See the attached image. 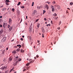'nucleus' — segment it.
Wrapping results in <instances>:
<instances>
[{
    "mask_svg": "<svg viewBox=\"0 0 73 73\" xmlns=\"http://www.w3.org/2000/svg\"><path fill=\"white\" fill-rule=\"evenodd\" d=\"M38 57H39V56H38V55H36V58H38Z\"/></svg>",
    "mask_w": 73,
    "mask_h": 73,
    "instance_id": "obj_38",
    "label": "nucleus"
},
{
    "mask_svg": "<svg viewBox=\"0 0 73 73\" xmlns=\"http://www.w3.org/2000/svg\"><path fill=\"white\" fill-rule=\"evenodd\" d=\"M6 50H8V48H7Z\"/></svg>",
    "mask_w": 73,
    "mask_h": 73,
    "instance_id": "obj_62",
    "label": "nucleus"
},
{
    "mask_svg": "<svg viewBox=\"0 0 73 73\" xmlns=\"http://www.w3.org/2000/svg\"><path fill=\"white\" fill-rule=\"evenodd\" d=\"M25 25H28V23H25Z\"/></svg>",
    "mask_w": 73,
    "mask_h": 73,
    "instance_id": "obj_50",
    "label": "nucleus"
},
{
    "mask_svg": "<svg viewBox=\"0 0 73 73\" xmlns=\"http://www.w3.org/2000/svg\"><path fill=\"white\" fill-rule=\"evenodd\" d=\"M13 69H11V70L10 71V72H12V70H13Z\"/></svg>",
    "mask_w": 73,
    "mask_h": 73,
    "instance_id": "obj_43",
    "label": "nucleus"
},
{
    "mask_svg": "<svg viewBox=\"0 0 73 73\" xmlns=\"http://www.w3.org/2000/svg\"><path fill=\"white\" fill-rule=\"evenodd\" d=\"M13 28V27L12 26L10 27V28H9V32H11V31H12V30Z\"/></svg>",
    "mask_w": 73,
    "mask_h": 73,
    "instance_id": "obj_10",
    "label": "nucleus"
},
{
    "mask_svg": "<svg viewBox=\"0 0 73 73\" xmlns=\"http://www.w3.org/2000/svg\"><path fill=\"white\" fill-rule=\"evenodd\" d=\"M11 22H12V19H11V18H10L9 19V23H11Z\"/></svg>",
    "mask_w": 73,
    "mask_h": 73,
    "instance_id": "obj_14",
    "label": "nucleus"
},
{
    "mask_svg": "<svg viewBox=\"0 0 73 73\" xmlns=\"http://www.w3.org/2000/svg\"><path fill=\"white\" fill-rule=\"evenodd\" d=\"M6 40V37H4L1 40L2 42H4Z\"/></svg>",
    "mask_w": 73,
    "mask_h": 73,
    "instance_id": "obj_5",
    "label": "nucleus"
},
{
    "mask_svg": "<svg viewBox=\"0 0 73 73\" xmlns=\"http://www.w3.org/2000/svg\"><path fill=\"white\" fill-rule=\"evenodd\" d=\"M5 61H6V60H5V59H4L3 60V61H4V62H5Z\"/></svg>",
    "mask_w": 73,
    "mask_h": 73,
    "instance_id": "obj_51",
    "label": "nucleus"
},
{
    "mask_svg": "<svg viewBox=\"0 0 73 73\" xmlns=\"http://www.w3.org/2000/svg\"><path fill=\"white\" fill-rule=\"evenodd\" d=\"M25 70H25V69H24V70H23V72H24V71H25Z\"/></svg>",
    "mask_w": 73,
    "mask_h": 73,
    "instance_id": "obj_59",
    "label": "nucleus"
},
{
    "mask_svg": "<svg viewBox=\"0 0 73 73\" xmlns=\"http://www.w3.org/2000/svg\"><path fill=\"white\" fill-rule=\"evenodd\" d=\"M2 16H0V18H2Z\"/></svg>",
    "mask_w": 73,
    "mask_h": 73,
    "instance_id": "obj_58",
    "label": "nucleus"
},
{
    "mask_svg": "<svg viewBox=\"0 0 73 73\" xmlns=\"http://www.w3.org/2000/svg\"><path fill=\"white\" fill-rule=\"evenodd\" d=\"M39 19H38L36 20V22H37L38 21Z\"/></svg>",
    "mask_w": 73,
    "mask_h": 73,
    "instance_id": "obj_44",
    "label": "nucleus"
},
{
    "mask_svg": "<svg viewBox=\"0 0 73 73\" xmlns=\"http://www.w3.org/2000/svg\"><path fill=\"white\" fill-rule=\"evenodd\" d=\"M46 3H48V4H50V2H49V1L46 2Z\"/></svg>",
    "mask_w": 73,
    "mask_h": 73,
    "instance_id": "obj_34",
    "label": "nucleus"
},
{
    "mask_svg": "<svg viewBox=\"0 0 73 73\" xmlns=\"http://www.w3.org/2000/svg\"><path fill=\"white\" fill-rule=\"evenodd\" d=\"M17 46H18V47L19 48H21V46L20 45H17Z\"/></svg>",
    "mask_w": 73,
    "mask_h": 73,
    "instance_id": "obj_18",
    "label": "nucleus"
},
{
    "mask_svg": "<svg viewBox=\"0 0 73 73\" xmlns=\"http://www.w3.org/2000/svg\"><path fill=\"white\" fill-rule=\"evenodd\" d=\"M6 10H7V9H6V8H3L2 9V11H5Z\"/></svg>",
    "mask_w": 73,
    "mask_h": 73,
    "instance_id": "obj_11",
    "label": "nucleus"
},
{
    "mask_svg": "<svg viewBox=\"0 0 73 73\" xmlns=\"http://www.w3.org/2000/svg\"><path fill=\"white\" fill-rule=\"evenodd\" d=\"M38 43H39L40 42V40H38Z\"/></svg>",
    "mask_w": 73,
    "mask_h": 73,
    "instance_id": "obj_53",
    "label": "nucleus"
},
{
    "mask_svg": "<svg viewBox=\"0 0 73 73\" xmlns=\"http://www.w3.org/2000/svg\"><path fill=\"white\" fill-rule=\"evenodd\" d=\"M3 30L2 29L0 31V33L1 34V33H3Z\"/></svg>",
    "mask_w": 73,
    "mask_h": 73,
    "instance_id": "obj_17",
    "label": "nucleus"
},
{
    "mask_svg": "<svg viewBox=\"0 0 73 73\" xmlns=\"http://www.w3.org/2000/svg\"><path fill=\"white\" fill-rule=\"evenodd\" d=\"M56 7L57 6V8L58 9H61V7L60 6L58 5H56Z\"/></svg>",
    "mask_w": 73,
    "mask_h": 73,
    "instance_id": "obj_8",
    "label": "nucleus"
},
{
    "mask_svg": "<svg viewBox=\"0 0 73 73\" xmlns=\"http://www.w3.org/2000/svg\"><path fill=\"white\" fill-rule=\"evenodd\" d=\"M21 41H23V38H21Z\"/></svg>",
    "mask_w": 73,
    "mask_h": 73,
    "instance_id": "obj_47",
    "label": "nucleus"
},
{
    "mask_svg": "<svg viewBox=\"0 0 73 73\" xmlns=\"http://www.w3.org/2000/svg\"><path fill=\"white\" fill-rule=\"evenodd\" d=\"M67 9H69V10H70V9H69V8H67Z\"/></svg>",
    "mask_w": 73,
    "mask_h": 73,
    "instance_id": "obj_60",
    "label": "nucleus"
},
{
    "mask_svg": "<svg viewBox=\"0 0 73 73\" xmlns=\"http://www.w3.org/2000/svg\"><path fill=\"white\" fill-rule=\"evenodd\" d=\"M5 53V50H4L2 51L3 54H4Z\"/></svg>",
    "mask_w": 73,
    "mask_h": 73,
    "instance_id": "obj_26",
    "label": "nucleus"
},
{
    "mask_svg": "<svg viewBox=\"0 0 73 73\" xmlns=\"http://www.w3.org/2000/svg\"><path fill=\"white\" fill-rule=\"evenodd\" d=\"M1 19H0V23H1Z\"/></svg>",
    "mask_w": 73,
    "mask_h": 73,
    "instance_id": "obj_57",
    "label": "nucleus"
},
{
    "mask_svg": "<svg viewBox=\"0 0 73 73\" xmlns=\"http://www.w3.org/2000/svg\"><path fill=\"white\" fill-rule=\"evenodd\" d=\"M61 24V21L59 22V25H60V24Z\"/></svg>",
    "mask_w": 73,
    "mask_h": 73,
    "instance_id": "obj_39",
    "label": "nucleus"
},
{
    "mask_svg": "<svg viewBox=\"0 0 73 73\" xmlns=\"http://www.w3.org/2000/svg\"><path fill=\"white\" fill-rule=\"evenodd\" d=\"M5 2L8 3V2H9V0H5Z\"/></svg>",
    "mask_w": 73,
    "mask_h": 73,
    "instance_id": "obj_23",
    "label": "nucleus"
},
{
    "mask_svg": "<svg viewBox=\"0 0 73 73\" xmlns=\"http://www.w3.org/2000/svg\"><path fill=\"white\" fill-rule=\"evenodd\" d=\"M48 26H50V24H48Z\"/></svg>",
    "mask_w": 73,
    "mask_h": 73,
    "instance_id": "obj_54",
    "label": "nucleus"
},
{
    "mask_svg": "<svg viewBox=\"0 0 73 73\" xmlns=\"http://www.w3.org/2000/svg\"><path fill=\"white\" fill-rule=\"evenodd\" d=\"M14 73H16V71H15V72H14Z\"/></svg>",
    "mask_w": 73,
    "mask_h": 73,
    "instance_id": "obj_64",
    "label": "nucleus"
},
{
    "mask_svg": "<svg viewBox=\"0 0 73 73\" xmlns=\"http://www.w3.org/2000/svg\"><path fill=\"white\" fill-rule=\"evenodd\" d=\"M17 63H18L17 62H16L14 64V66H16V65H17Z\"/></svg>",
    "mask_w": 73,
    "mask_h": 73,
    "instance_id": "obj_25",
    "label": "nucleus"
},
{
    "mask_svg": "<svg viewBox=\"0 0 73 73\" xmlns=\"http://www.w3.org/2000/svg\"><path fill=\"white\" fill-rule=\"evenodd\" d=\"M21 8H24V6H22L21 7Z\"/></svg>",
    "mask_w": 73,
    "mask_h": 73,
    "instance_id": "obj_49",
    "label": "nucleus"
},
{
    "mask_svg": "<svg viewBox=\"0 0 73 73\" xmlns=\"http://www.w3.org/2000/svg\"><path fill=\"white\" fill-rule=\"evenodd\" d=\"M21 53H24V50H23L22 49H21Z\"/></svg>",
    "mask_w": 73,
    "mask_h": 73,
    "instance_id": "obj_15",
    "label": "nucleus"
},
{
    "mask_svg": "<svg viewBox=\"0 0 73 73\" xmlns=\"http://www.w3.org/2000/svg\"><path fill=\"white\" fill-rule=\"evenodd\" d=\"M43 14H44V13L46 12V11H45V10H43Z\"/></svg>",
    "mask_w": 73,
    "mask_h": 73,
    "instance_id": "obj_29",
    "label": "nucleus"
},
{
    "mask_svg": "<svg viewBox=\"0 0 73 73\" xmlns=\"http://www.w3.org/2000/svg\"><path fill=\"white\" fill-rule=\"evenodd\" d=\"M53 18L54 19H55V20H57V19H58V17H53Z\"/></svg>",
    "mask_w": 73,
    "mask_h": 73,
    "instance_id": "obj_16",
    "label": "nucleus"
},
{
    "mask_svg": "<svg viewBox=\"0 0 73 73\" xmlns=\"http://www.w3.org/2000/svg\"><path fill=\"white\" fill-rule=\"evenodd\" d=\"M44 20H45V21H46V20H47V19H46V18H44Z\"/></svg>",
    "mask_w": 73,
    "mask_h": 73,
    "instance_id": "obj_45",
    "label": "nucleus"
},
{
    "mask_svg": "<svg viewBox=\"0 0 73 73\" xmlns=\"http://www.w3.org/2000/svg\"><path fill=\"white\" fill-rule=\"evenodd\" d=\"M58 29L59 30H60V27H59L58 28Z\"/></svg>",
    "mask_w": 73,
    "mask_h": 73,
    "instance_id": "obj_48",
    "label": "nucleus"
},
{
    "mask_svg": "<svg viewBox=\"0 0 73 73\" xmlns=\"http://www.w3.org/2000/svg\"><path fill=\"white\" fill-rule=\"evenodd\" d=\"M6 4L7 5H9V3H8V2H6Z\"/></svg>",
    "mask_w": 73,
    "mask_h": 73,
    "instance_id": "obj_28",
    "label": "nucleus"
},
{
    "mask_svg": "<svg viewBox=\"0 0 73 73\" xmlns=\"http://www.w3.org/2000/svg\"><path fill=\"white\" fill-rule=\"evenodd\" d=\"M28 19V17H27V16H26V19Z\"/></svg>",
    "mask_w": 73,
    "mask_h": 73,
    "instance_id": "obj_56",
    "label": "nucleus"
},
{
    "mask_svg": "<svg viewBox=\"0 0 73 73\" xmlns=\"http://www.w3.org/2000/svg\"><path fill=\"white\" fill-rule=\"evenodd\" d=\"M31 25H32V23H31V26L29 27V31L30 32H31L32 31V27Z\"/></svg>",
    "mask_w": 73,
    "mask_h": 73,
    "instance_id": "obj_2",
    "label": "nucleus"
},
{
    "mask_svg": "<svg viewBox=\"0 0 73 73\" xmlns=\"http://www.w3.org/2000/svg\"><path fill=\"white\" fill-rule=\"evenodd\" d=\"M42 37H43V38L44 37V35L43 34H42Z\"/></svg>",
    "mask_w": 73,
    "mask_h": 73,
    "instance_id": "obj_46",
    "label": "nucleus"
},
{
    "mask_svg": "<svg viewBox=\"0 0 73 73\" xmlns=\"http://www.w3.org/2000/svg\"><path fill=\"white\" fill-rule=\"evenodd\" d=\"M52 12H54V8L52 9Z\"/></svg>",
    "mask_w": 73,
    "mask_h": 73,
    "instance_id": "obj_31",
    "label": "nucleus"
},
{
    "mask_svg": "<svg viewBox=\"0 0 73 73\" xmlns=\"http://www.w3.org/2000/svg\"><path fill=\"white\" fill-rule=\"evenodd\" d=\"M2 26L1 25H0V27H2Z\"/></svg>",
    "mask_w": 73,
    "mask_h": 73,
    "instance_id": "obj_52",
    "label": "nucleus"
},
{
    "mask_svg": "<svg viewBox=\"0 0 73 73\" xmlns=\"http://www.w3.org/2000/svg\"><path fill=\"white\" fill-rule=\"evenodd\" d=\"M52 22H53L52 21H51V24H52Z\"/></svg>",
    "mask_w": 73,
    "mask_h": 73,
    "instance_id": "obj_61",
    "label": "nucleus"
},
{
    "mask_svg": "<svg viewBox=\"0 0 73 73\" xmlns=\"http://www.w3.org/2000/svg\"><path fill=\"white\" fill-rule=\"evenodd\" d=\"M19 56H18L16 57H15V58L16 59V60L17 59V58H19Z\"/></svg>",
    "mask_w": 73,
    "mask_h": 73,
    "instance_id": "obj_33",
    "label": "nucleus"
},
{
    "mask_svg": "<svg viewBox=\"0 0 73 73\" xmlns=\"http://www.w3.org/2000/svg\"><path fill=\"white\" fill-rule=\"evenodd\" d=\"M21 3V2H19L17 5H20Z\"/></svg>",
    "mask_w": 73,
    "mask_h": 73,
    "instance_id": "obj_22",
    "label": "nucleus"
},
{
    "mask_svg": "<svg viewBox=\"0 0 73 73\" xmlns=\"http://www.w3.org/2000/svg\"><path fill=\"white\" fill-rule=\"evenodd\" d=\"M44 8L45 9H49V6L47 5H46L44 7Z\"/></svg>",
    "mask_w": 73,
    "mask_h": 73,
    "instance_id": "obj_6",
    "label": "nucleus"
},
{
    "mask_svg": "<svg viewBox=\"0 0 73 73\" xmlns=\"http://www.w3.org/2000/svg\"><path fill=\"white\" fill-rule=\"evenodd\" d=\"M36 10H35L33 12L32 16H34L35 15V13H36Z\"/></svg>",
    "mask_w": 73,
    "mask_h": 73,
    "instance_id": "obj_9",
    "label": "nucleus"
},
{
    "mask_svg": "<svg viewBox=\"0 0 73 73\" xmlns=\"http://www.w3.org/2000/svg\"><path fill=\"white\" fill-rule=\"evenodd\" d=\"M33 5H34V2H33L32 3V7H33Z\"/></svg>",
    "mask_w": 73,
    "mask_h": 73,
    "instance_id": "obj_32",
    "label": "nucleus"
},
{
    "mask_svg": "<svg viewBox=\"0 0 73 73\" xmlns=\"http://www.w3.org/2000/svg\"><path fill=\"white\" fill-rule=\"evenodd\" d=\"M42 32L44 33L45 32V30L43 28H42Z\"/></svg>",
    "mask_w": 73,
    "mask_h": 73,
    "instance_id": "obj_12",
    "label": "nucleus"
},
{
    "mask_svg": "<svg viewBox=\"0 0 73 73\" xmlns=\"http://www.w3.org/2000/svg\"><path fill=\"white\" fill-rule=\"evenodd\" d=\"M73 3L72 2L70 3V5H73Z\"/></svg>",
    "mask_w": 73,
    "mask_h": 73,
    "instance_id": "obj_40",
    "label": "nucleus"
},
{
    "mask_svg": "<svg viewBox=\"0 0 73 73\" xmlns=\"http://www.w3.org/2000/svg\"><path fill=\"white\" fill-rule=\"evenodd\" d=\"M10 28V25H8V28Z\"/></svg>",
    "mask_w": 73,
    "mask_h": 73,
    "instance_id": "obj_41",
    "label": "nucleus"
},
{
    "mask_svg": "<svg viewBox=\"0 0 73 73\" xmlns=\"http://www.w3.org/2000/svg\"><path fill=\"white\" fill-rule=\"evenodd\" d=\"M34 59H35V60H36V57H34Z\"/></svg>",
    "mask_w": 73,
    "mask_h": 73,
    "instance_id": "obj_55",
    "label": "nucleus"
},
{
    "mask_svg": "<svg viewBox=\"0 0 73 73\" xmlns=\"http://www.w3.org/2000/svg\"><path fill=\"white\" fill-rule=\"evenodd\" d=\"M21 61V59L19 58L18 59H16V61H17V62L19 63L20 61Z\"/></svg>",
    "mask_w": 73,
    "mask_h": 73,
    "instance_id": "obj_4",
    "label": "nucleus"
},
{
    "mask_svg": "<svg viewBox=\"0 0 73 73\" xmlns=\"http://www.w3.org/2000/svg\"><path fill=\"white\" fill-rule=\"evenodd\" d=\"M7 65L5 66L4 67H3L2 68V70H6L7 68Z\"/></svg>",
    "mask_w": 73,
    "mask_h": 73,
    "instance_id": "obj_3",
    "label": "nucleus"
},
{
    "mask_svg": "<svg viewBox=\"0 0 73 73\" xmlns=\"http://www.w3.org/2000/svg\"><path fill=\"white\" fill-rule=\"evenodd\" d=\"M28 38H29L30 40V41H31V42H32V38L31 36H28Z\"/></svg>",
    "mask_w": 73,
    "mask_h": 73,
    "instance_id": "obj_7",
    "label": "nucleus"
},
{
    "mask_svg": "<svg viewBox=\"0 0 73 73\" xmlns=\"http://www.w3.org/2000/svg\"><path fill=\"white\" fill-rule=\"evenodd\" d=\"M52 4H55L56 3V1H53L52 2Z\"/></svg>",
    "mask_w": 73,
    "mask_h": 73,
    "instance_id": "obj_35",
    "label": "nucleus"
},
{
    "mask_svg": "<svg viewBox=\"0 0 73 73\" xmlns=\"http://www.w3.org/2000/svg\"><path fill=\"white\" fill-rule=\"evenodd\" d=\"M12 11H13V12H14V11H15V9L13 8L12 9Z\"/></svg>",
    "mask_w": 73,
    "mask_h": 73,
    "instance_id": "obj_37",
    "label": "nucleus"
},
{
    "mask_svg": "<svg viewBox=\"0 0 73 73\" xmlns=\"http://www.w3.org/2000/svg\"><path fill=\"white\" fill-rule=\"evenodd\" d=\"M35 60H32V59H29V63H28L27 64H26V66H28L29 65H30V63H32L33 62H34L35 61Z\"/></svg>",
    "mask_w": 73,
    "mask_h": 73,
    "instance_id": "obj_1",
    "label": "nucleus"
},
{
    "mask_svg": "<svg viewBox=\"0 0 73 73\" xmlns=\"http://www.w3.org/2000/svg\"><path fill=\"white\" fill-rule=\"evenodd\" d=\"M40 26V23H38V24H37V28H39V27Z\"/></svg>",
    "mask_w": 73,
    "mask_h": 73,
    "instance_id": "obj_20",
    "label": "nucleus"
},
{
    "mask_svg": "<svg viewBox=\"0 0 73 73\" xmlns=\"http://www.w3.org/2000/svg\"><path fill=\"white\" fill-rule=\"evenodd\" d=\"M8 73V71L7 70L5 72V73Z\"/></svg>",
    "mask_w": 73,
    "mask_h": 73,
    "instance_id": "obj_42",
    "label": "nucleus"
},
{
    "mask_svg": "<svg viewBox=\"0 0 73 73\" xmlns=\"http://www.w3.org/2000/svg\"><path fill=\"white\" fill-rule=\"evenodd\" d=\"M22 37H23V38H24V36L23 35L22 36Z\"/></svg>",
    "mask_w": 73,
    "mask_h": 73,
    "instance_id": "obj_63",
    "label": "nucleus"
},
{
    "mask_svg": "<svg viewBox=\"0 0 73 73\" xmlns=\"http://www.w3.org/2000/svg\"><path fill=\"white\" fill-rule=\"evenodd\" d=\"M13 53H16V51H14L13 52Z\"/></svg>",
    "mask_w": 73,
    "mask_h": 73,
    "instance_id": "obj_30",
    "label": "nucleus"
},
{
    "mask_svg": "<svg viewBox=\"0 0 73 73\" xmlns=\"http://www.w3.org/2000/svg\"><path fill=\"white\" fill-rule=\"evenodd\" d=\"M20 50V48H18L17 50V52H19Z\"/></svg>",
    "mask_w": 73,
    "mask_h": 73,
    "instance_id": "obj_21",
    "label": "nucleus"
},
{
    "mask_svg": "<svg viewBox=\"0 0 73 73\" xmlns=\"http://www.w3.org/2000/svg\"><path fill=\"white\" fill-rule=\"evenodd\" d=\"M51 8L52 9H53L54 8V7L52 5H51Z\"/></svg>",
    "mask_w": 73,
    "mask_h": 73,
    "instance_id": "obj_24",
    "label": "nucleus"
},
{
    "mask_svg": "<svg viewBox=\"0 0 73 73\" xmlns=\"http://www.w3.org/2000/svg\"><path fill=\"white\" fill-rule=\"evenodd\" d=\"M5 23H4L3 24V28H5Z\"/></svg>",
    "mask_w": 73,
    "mask_h": 73,
    "instance_id": "obj_27",
    "label": "nucleus"
},
{
    "mask_svg": "<svg viewBox=\"0 0 73 73\" xmlns=\"http://www.w3.org/2000/svg\"><path fill=\"white\" fill-rule=\"evenodd\" d=\"M12 60V57H10L9 58V61H11Z\"/></svg>",
    "mask_w": 73,
    "mask_h": 73,
    "instance_id": "obj_13",
    "label": "nucleus"
},
{
    "mask_svg": "<svg viewBox=\"0 0 73 73\" xmlns=\"http://www.w3.org/2000/svg\"><path fill=\"white\" fill-rule=\"evenodd\" d=\"M57 15L56 14V13H55L54 14H53V16H57Z\"/></svg>",
    "mask_w": 73,
    "mask_h": 73,
    "instance_id": "obj_19",
    "label": "nucleus"
},
{
    "mask_svg": "<svg viewBox=\"0 0 73 73\" xmlns=\"http://www.w3.org/2000/svg\"><path fill=\"white\" fill-rule=\"evenodd\" d=\"M37 9H40V7H39L38 6H37Z\"/></svg>",
    "mask_w": 73,
    "mask_h": 73,
    "instance_id": "obj_36",
    "label": "nucleus"
}]
</instances>
